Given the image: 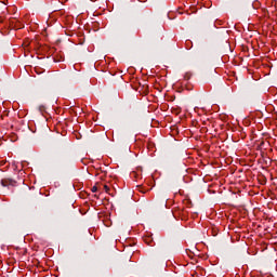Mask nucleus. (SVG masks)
<instances>
[{
	"instance_id": "obj_1",
	"label": "nucleus",
	"mask_w": 277,
	"mask_h": 277,
	"mask_svg": "<svg viewBox=\"0 0 277 277\" xmlns=\"http://www.w3.org/2000/svg\"><path fill=\"white\" fill-rule=\"evenodd\" d=\"M2 187H16V181L12 179L1 180Z\"/></svg>"
},
{
	"instance_id": "obj_2",
	"label": "nucleus",
	"mask_w": 277,
	"mask_h": 277,
	"mask_svg": "<svg viewBox=\"0 0 277 277\" xmlns=\"http://www.w3.org/2000/svg\"><path fill=\"white\" fill-rule=\"evenodd\" d=\"M143 241L147 246H155V240H153V236H144Z\"/></svg>"
},
{
	"instance_id": "obj_3",
	"label": "nucleus",
	"mask_w": 277,
	"mask_h": 277,
	"mask_svg": "<svg viewBox=\"0 0 277 277\" xmlns=\"http://www.w3.org/2000/svg\"><path fill=\"white\" fill-rule=\"evenodd\" d=\"M173 215L174 217H176V215H180L181 220H185V210H175L173 211Z\"/></svg>"
},
{
	"instance_id": "obj_4",
	"label": "nucleus",
	"mask_w": 277,
	"mask_h": 277,
	"mask_svg": "<svg viewBox=\"0 0 277 277\" xmlns=\"http://www.w3.org/2000/svg\"><path fill=\"white\" fill-rule=\"evenodd\" d=\"M109 185L105 184L104 185V192H106V194H109Z\"/></svg>"
},
{
	"instance_id": "obj_5",
	"label": "nucleus",
	"mask_w": 277,
	"mask_h": 277,
	"mask_svg": "<svg viewBox=\"0 0 277 277\" xmlns=\"http://www.w3.org/2000/svg\"><path fill=\"white\" fill-rule=\"evenodd\" d=\"M91 192H92L93 194H95V192H98V187L93 186V187L91 188Z\"/></svg>"
},
{
	"instance_id": "obj_6",
	"label": "nucleus",
	"mask_w": 277,
	"mask_h": 277,
	"mask_svg": "<svg viewBox=\"0 0 277 277\" xmlns=\"http://www.w3.org/2000/svg\"><path fill=\"white\" fill-rule=\"evenodd\" d=\"M187 44H192V41H188Z\"/></svg>"
}]
</instances>
